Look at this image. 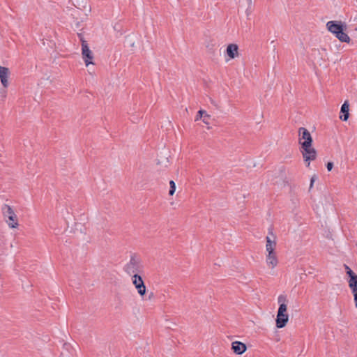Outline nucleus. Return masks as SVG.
Here are the masks:
<instances>
[{
    "mask_svg": "<svg viewBox=\"0 0 357 357\" xmlns=\"http://www.w3.org/2000/svg\"><path fill=\"white\" fill-rule=\"evenodd\" d=\"M144 270V266L142 259L136 254H132L130 256V259L128 263L124 266V271L128 275H134L135 273H142Z\"/></svg>",
    "mask_w": 357,
    "mask_h": 357,
    "instance_id": "nucleus-1",
    "label": "nucleus"
},
{
    "mask_svg": "<svg viewBox=\"0 0 357 357\" xmlns=\"http://www.w3.org/2000/svg\"><path fill=\"white\" fill-rule=\"evenodd\" d=\"M1 211L6 222L10 228H16L18 226V220L13 209L8 204H3Z\"/></svg>",
    "mask_w": 357,
    "mask_h": 357,
    "instance_id": "nucleus-2",
    "label": "nucleus"
},
{
    "mask_svg": "<svg viewBox=\"0 0 357 357\" xmlns=\"http://www.w3.org/2000/svg\"><path fill=\"white\" fill-rule=\"evenodd\" d=\"M82 45V55L86 66L93 63V54L82 33H77Z\"/></svg>",
    "mask_w": 357,
    "mask_h": 357,
    "instance_id": "nucleus-3",
    "label": "nucleus"
},
{
    "mask_svg": "<svg viewBox=\"0 0 357 357\" xmlns=\"http://www.w3.org/2000/svg\"><path fill=\"white\" fill-rule=\"evenodd\" d=\"M300 150L304 161L307 162V166L309 167L310 161L314 160L317 158L316 149L312 147V145H301Z\"/></svg>",
    "mask_w": 357,
    "mask_h": 357,
    "instance_id": "nucleus-4",
    "label": "nucleus"
},
{
    "mask_svg": "<svg viewBox=\"0 0 357 357\" xmlns=\"http://www.w3.org/2000/svg\"><path fill=\"white\" fill-rule=\"evenodd\" d=\"M298 143L301 145H312L313 139L309 130L304 127L298 129Z\"/></svg>",
    "mask_w": 357,
    "mask_h": 357,
    "instance_id": "nucleus-5",
    "label": "nucleus"
},
{
    "mask_svg": "<svg viewBox=\"0 0 357 357\" xmlns=\"http://www.w3.org/2000/svg\"><path fill=\"white\" fill-rule=\"evenodd\" d=\"M132 282L135 285L139 294L144 298L146 295V287L142 276L137 273L132 275Z\"/></svg>",
    "mask_w": 357,
    "mask_h": 357,
    "instance_id": "nucleus-6",
    "label": "nucleus"
},
{
    "mask_svg": "<svg viewBox=\"0 0 357 357\" xmlns=\"http://www.w3.org/2000/svg\"><path fill=\"white\" fill-rule=\"evenodd\" d=\"M327 29L332 33H335L341 28H346V26L341 21H329L326 24Z\"/></svg>",
    "mask_w": 357,
    "mask_h": 357,
    "instance_id": "nucleus-7",
    "label": "nucleus"
},
{
    "mask_svg": "<svg viewBox=\"0 0 357 357\" xmlns=\"http://www.w3.org/2000/svg\"><path fill=\"white\" fill-rule=\"evenodd\" d=\"M289 321V314L287 313L278 312L275 319L276 327L278 328H284Z\"/></svg>",
    "mask_w": 357,
    "mask_h": 357,
    "instance_id": "nucleus-8",
    "label": "nucleus"
},
{
    "mask_svg": "<svg viewBox=\"0 0 357 357\" xmlns=\"http://www.w3.org/2000/svg\"><path fill=\"white\" fill-rule=\"evenodd\" d=\"M231 349L235 354L241 355L247 350V346L241 342L235 341L231 343Z\"/></svg>",
    "mask_w": 357,
    "mask_h": 357,
    "instance_id": "nucleus-9",
    "label": "nucleus"
},
{
    "mask_svg": "<svg viewBox=\"0 0 357 357\" xmlns=\"http://www.w3.org/2000/svg\"><path fill=\"white\" fill-rule=\"evenodd\" d=\"M268 234L272 235L273 240H271L269 236H266V251L270 254H274L276 246L275 236L272 232V229H269Z\"/></svg>",
    "mask_w": 357,
    "mask_h": 357,
    "instance_id": "nucleus-10",
    "label": "nucleus"
},
{
    "mask_svg": "<svg viewBox=\"0 0 357 357\" xmlns=\"http://www.w3.org/2000/svg\"><path fill=\"white\" fill-rule=\"evenodd\" d=\"M268 234L272 235L273 240H271L269 236H266V251L270 254H274L276 246L275 236L272 232V229H269Z\"/></svg>",
    "mask_w": 357,
    "mask_h": 357,
    "instance_id": "nucleus-11",
    "label": "nucleus"
},
{
    "mask_svg": "<svg viewBox=\"0 0 357 357\" xmlns=\"http://www.w3.org/2000/svg\"><path fill=\"white\" fill-rule=\"evenodd\" d=\"M349 118V102L345 100L342 105L340 112V119L343 121H347Z\"/></svg>",
    "mask_w": 357,
    "mask_h": 357,
    "instance_id": "nucleus-12",
    "label": "nucleus"
},
{
    "mask_svg": "<svg viewBox=\"0 0 357 357\" xmlns=\"http://www.w3.org/2000/svg\"><path fill=\"white\" fill-rule=\"evenodd\" d=\"M226 54L229 59H234L238 55V46L236 44H229L226 49Z\"/></svg>",
    "mask_w": 357,
    "mask_h": 357,
    "instance_id": "nucleus-13",
    "label": "nucleus"
},
{
    "mask_svg": "<svg viewBox=\"0 0 357 357\" xmlns=\"http://www.w3.org/2000/svg\"><path fill=\"white\" fill-rule=\"evenodd\" d=\"M278 303H279V307L278 312H283V313H287V296L284 295H280L278 298Z\"/></svg>",
    "mask_w": 357,
    "mask_h": 357,
    "instance_id": "nucleus-14",
    "label": "nucleus"
},
{
    "mask_svg": "<svg viewBox=\"0 0 357 357\" xmlns=\"http://www.w3.org/2000/svg\"><path fill=\"white\" fill-rule=\"evenodd\" d=\"M344 268L346 273L348 275V284L349 286L352 285L357 282V274L355 273L347 265L344 264Z\"/></svg>",
    "mask_w": 357,
    "mask_h": 357,
    "instance_id": "nucleus-15",
    "label": "nucleus"
},
{
    "mask_svg": "<svg viewBox=\"0 0 357 357\" xmlns=\"http://www.w3.org/2000/svg\"><path fill=\"white\" fill-rule=\"evenodd\" d=\"M346 28H341L340 30L334 33L336 38H337L341 42L349 43L350 41V38L345 33Z\"/></svg>",
    "mask_w": 357,
    "mask_h": 357,
    "instance_id": "nucleus-16",
    "label": "nucleus"
},
{
    "mask_svg": "<svg viewBox=\"0 0 357 357\" xmlns=\"http://www.w3.org/2000/svg\"><path fill=\"white\" fill-rule=\"evenodd\" d=\"M9 73H10V72H9V69L8 68H3L1 70L0 79H1V82L3 85V86L8 87V78Z\"/></svg>",
    "mask_w": 357,
    "mask_h": 357,
    "instance_id": "nucleus-17",
    "label": "nucleus"
},
{
    "mask_svg": "<svg viewBox=\"0 0 357 357\" xmlns=\"http://www.w3.org/2000/svg\"><path fill=\"white\" fill-rule=\"evenodd\" d=\"M266 262L268 265H271L272 268H274L278 264V259L275 252L274 254L268 253L266 257Z\"/></svg>",
    "mask_w": 357,
    "mask_h": 357,
    "instance_id": "nucleus-18",
    "label": "nucleus"
},
{
    "mask_svg": "<svg viewBox=\"0 0 357 357\" xmlns=\"http://www.w3.org/2000/svg\"><path fill=\"white\" fill-rule=\"evenodd\" d=\"M349 287V288L351 291V293L354 296V301L355 303V306L357 308V282L352 285H350Z\"/></svg>",
    "mask_w": 357,
    "mask_h": 357,
    "instance_id": "nucleus-19",
    "label": "nucleus"
},
{
    "mask_svg": "<svg viewBox=\"0 0 357 357\" xmlns=\"http://www.w3.org/2000/svg\"><path fill=\"white\" fill-rule=\"evenodd\" d=\"M203 117L204 118H211V116L208 115L205 110L200 109L198 111L195 121L199 119H202Z\"/></svg>",
    "mask_w": 357,
    "mask_h": 357,
    "instance_id": "nucleus-20",
    "label": "nucleus"
},
{
    "mask_svg": "<svg viewBox=\"0 0 357 357\" xmlns=\"http://www.w3.org/2000/svg\"><path fill=\"white\" fill-rule=\"evenodd\" d=\"M169 195H173L176 191V183H174V181H169Z\"/></svg>",
    "mask_w": 357,
    "mask_h": 357,
    "instance_id": "nucleus-21",
    "label": "nucleus"
},
{
    "mask_svg": "<svg viewBox=\"0 0 357 357\" xmlns=\"http://www.w3.org/2000/svg\"><path fill=\"white\" fill-rule=\"evenodd\" d=\"M6 88L7 87H5V86L0 88V98H1V100H4V99L6 98V95H7Z\"/></svg>",
    "mask_w": 357,
    "mask_h": 357,
    "instance_id": "nucleus-22",
    "label": "nucleus"
},
{
    "mask_svg": "<svg viewBox=\"0 0 357 357\" xmlns=\"http://www.w3.org/2000/svg\"><path fill=\"white\" fill-rule=\"evenodd\" d=\"M333 162H331V161H328L327 163H326V168H327V170L328 172H331L333 168Z\"/></svg>",
    "mask_w": 357,
    "mask_h": 357,
    "instance_id": "nucleus-23",
    "label": "nucleus"
},
{
    "mask_svg": "<svg viewBox=\"0 0 357 357\" xmlns=\"http://www.w3.org/2000/svg\"><path fill=\"white\" fill-rule=\"evenodd\" d=\"M317 177L316 175H313L312 177H311V179H310V188L309 190H310V189L312 188L313 186V184L314 183V181L317 180Z\"/></svg>",
    "mask_w": 357,
    "mask_h": 357,
    "instance_id": "nucleus-24",
    "label": "nucleus"
},
{
    "mask_svg": "<svg viewBox=\"0 0 357 357\" xmlns=\"http://www.w3.org/2000/svg\"><path fill=\"white\" fill-rule=\"evenodd\" d=\"M210 119V118H204V117H203V118H202V121H203V122H204V123H206V124H209V122H208V119Z\"/></svg>",
    "mask_w": 357,
    "mask_h": 357,
    "instance_id": "nucleus-25",
    "label": "nucleus"
},
{
    "mask_svg": "<svg viewBox=\"0 0 357 357\" xmlns=\"http://www.w3.org/2000/svg\"><path fill=\"white\" fill-rule=\"evenodd\" d=\"M153 296V293L151 292V294L149 296V299H151Z\"/></svg>",
    "mask_w": 357,
    "mask_h": 357,
    "instance_id": "nucleus-26",
    "label": "nucleus"
},
{
    "mask_svg": "<svg viewBox=\"0 0 357 357\" xmlns=\"http://www.w3.org/2000/svg\"><path fill=\"white\" fill-rule=\"evenodd\" d=\"M248 2H249L250 3H251V0H248Z\"/></svg>",
    "mask_w": 357,
    "mask_h": 357,
    "instance_id": "nucleus-27",
    "label": "nucleus"
}]
</instances>
